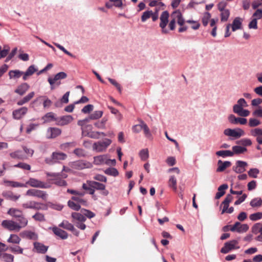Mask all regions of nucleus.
<instances>
[{
  "mask_svg": "<svg viewBox=\"0 0 262 262\" xmlns=\"http://www.w3.org/2000/svg\"><path fill=\"white\" fill-rule=\"evenodd\" d=\"M67 77V74L63 72L57 73L53 77H49L48 81L50 85V89L53 90L58 87L61 84L60 80Z\"/></svg>",
  "mask_w": 262,
  "mask_h": 262,
  "instance_id": "nucleus-1",
  "label": "nucleus"
},
{
  "mask_svg": "<svg viewBox=\"0 0 262 262\" xmlns=\"http://www.w3.org/2000/svg\"><path fill=\"white\" fill-rule=\"evenodd\" d=\"M71 216L73 219V222L78 228L82 230L85 229L86 225L84 224V222L86 220V218L81 212L80 213L73 212Z\"/></svg>",
  "mask_w": 262,
  "mask_h": 262,
  "instance_id": "nucleus-2",
  "label": "nucleus"
},
{
  "mask_svg": "<svg viewBox=\"0 0 262 262\" xmlns=\"http://www.w3.org/2000/svg\"><path fill=\"white\" fill-rule=\"evenodd\" d=\"M67 157V155L63 152H53L51 157L46 158L45 162L49 165H53L56 163L59 162L60 161L65 160Z\"/></svg>",
  "mask_w": 262,
  "mask_h": 262,
  "instance_id": "nucleus-3",
  "label": "nucleus"
},
{
  "mask_svg": "<svg viewBox=\"0 0 262 262\" xmlns=\"http://www.w3.org/2000/svg\"><path fill=\"white\" fill-rule=\"evenodd\" d=\"M48 176L52 177L54 178L51 179L52 181H53V183L56 185L59 186H65L67 185L66 181L60 178V176H62V178H66L67 177V174H61V173L58 172H53V173H47Z\"/></svg>",
  "mask_w": 262,
  "mask_h": 262,
  "instance_id": "nucleus-4",
  "label": "nucleus"
},
{
  "mask_svg": "<svg viewBox=\"0 0 262 262\" xmlns=\"http://www.w3.org/2000/svg\"><path fill=\"white\" fill-rule=\"evenodd\" d=\"M21 206L24 209H30L34 210H46L47 207L44 204L34 201H29L23 204Z\"/></svg>",
  "mask_w": 262,
  "mask_h": 262,
  "instance_id": "nucleus-5",
  "label": "nucleus"
},
{
  "mask_svg": "<svg viewBox=\"0 0 262 262\" xmlns=\"http://www.w3.org/2000/svg\"><path fill=\"white\" fill-rule=\"evenodd\" d=\"M169 17V13L167 11H163L160 17V23L159 26L162 29V33L163 34L168 33V30L166 28V27L168 23V18Z\"/></svg>",
  "mask_w": 262,
  "mask_h": 262,
  "instance_id": "nucleus-6",
  "label": "nucleus"
},
{
  "mask_svg": "<svg viewBox=\"0 0 262 262\" xmlns=\"http://www.w3.org/2000/svg\"><path fill=\"white\" fill-rule=\"evenodd\" d=\"M2 226L11 231L18 232L20 230L18 223L13 220H4L2 223Z\"/></svg>",
  "mask_w": 262,
  "mask_h": 262,
  "instance_id": "nucleus-7",
  "label": "nucleus"
},
{
  "mask_svg": "<svg viewBox=\"0 0 262 262\" xmlns=\"http://www.w3.org/2000/svg\"><path fill=\"white\" fill-rule=\"evenodd\" d=\"M224 134L227 136L233 137L234 139H238L244 135L245 132L239 128L235 129L227 128L224 130Z\"/></svg>",
  "mask_w": 262,
  "mask_h": 262,
  "instance_id": "nucleus-8",
  "label": "nucleus"
},
{
  "mask_svg": "<svg viewBox=\"0 0 262 262\" xmlns=\"http://www.w3.org/2000/svg\"><path fill=\"white\" fill-rule=\"evenodd\" d=\"M111 142L112 141L108 139H105L102 141L95 142L93 146V149L97 152L103 151L111 144Z\"/></svg>",
  "mask_w": 262,
  "mask_h": 262,
  "instance_id": "nucleus-9",
  "label": "nucleus"
},
{
  "mask_svg": "<svg viewBox=\"0 0 262 262\" xmlns=\"http://www.w3.org/2000/svg\"><path fill=\"white\" fill-rule=\"evenodd\" d=\"M25 184H26L27 186V185H29L32 187L39 188H48L50 187V185L47 183L35 178H30Z\"/></svg>",
  "mask_w": 262,
  "mask_h": 262,
  "instance_id": "nucleus-10",
  "label": "nucleus"
},
{
  "mask_svg": "<svg viewBox=\"0 0 262 262\" xmlns=\"http://www.w3.org/2000/svg\"><path fill=\"white\" fill-rule=\"evenodd\" d=\"M71 166L74 169L80 170L84 168H91L92 167V165L89 162L79 160L72 162L71 164Z\"/></svg>",
  "mask_w": 262,
  "mask_h": 262,
  "instance_id": "nucleus-11",
  "label": "nucleus"
},
{
  "mask_svg": "<svg viewBox=\"0 0 262 262\" xmlns=\"http://www.w3.org/2000/svg\"><path fill=\"white\" fill-rule=\"evenodd\" d=\"M249 229V226L246 224H242L240 222H236L230 228L232 232H237L239 233L246 232Z\"/></svg>",
  "mask_w": 262,
  "mask_h": 262,
  "instance_id": "nucleus-12",
  "label": "nucleus"
},
{
  "mask_svg": "<svg viewBox=\"0 0 262 262\" xmlns=\"http://www.w3.org/2000/svg\"><path fill=\"white\" fill-rule=\"evenodd\" d=\"M94 163L97 165H110L111 159H108L106 155H100L94 157Z\"/></svg>",
  "mask_w": 262,
  "mask_h": 262,
  "instance_id": "nucleus-13",
  "label": "nucleus"
},
{
  "mask_svg": "<svg viewBox=\"0 0 262 262\" xmlns=\"http://www.w3.org/2000/svg\"><path fill=\"white\" fill-rule=\"evenodd\" d=\"M26 195L35 196L38 198H41L43 200H46L47 198V194L45 191L35 189H30L28 190L26 192Z\"/></svg>",
  "mask_w": 262,
  "mask_h": 262,
  "instance_id": "nucleus-14",
  "label": "nucleus"
},
{
  "mask_svg": "<svg viewBox=\"0 0 262 262\" xmlns=\"http://www.w3.org/2000/svg\"><path fill=\"white\" fill-rule=\"evenodd\" d=\"M91 186L94 188V192L95 190L101 191V194L103 196H107L109 192L106 189V186L104 184L96 181H93Z\"/></svg>",
  "mask_w": 262,
  "mask_h": 262,
  "instance_id": "nucleus-15",
  "label": "nucleus"
},
{
  "mask_svg": "<svg viewBox=\"0 0 262 262\" xmlns=\"http://www.w3.org/2000/svg\"><path fill=\"white\" fill-rule=\"evenodd\" d=\"M248 163L246 162L238 160L236 162L235 165L232 168L233 170L237 173H242L246 171Z\"/></svg>",
  "mask_w": 262,
  "mask_h": 262,
  "instance_id": "nucleus-16",
  "label": "nucleus"
},
{
  "mask_svg": "<svg viewBox=\"0 0 262 262\" xmlns=\"http://www.w3.org/2000/svg\"><path fill=\"white\" fill-rule=\"evenodd\" d=\"M73 120V117L71 115H65L57 118L56 124L58 125L64 126L70 123Z\"/></svg>",
  "mask_w": 262,
  "mask_h": 262,
  "instance_id": "nucleus-17",
  "label": "nucleus"
},
{
  "mask_svg": "<svg viewBox=\"0 0 262 262\" xmlns=\"http://www.w3.org/2000/svg\"><path fill=\"white\" fill-rule=\"evenodd\" d=\"M228 119L229 122L234 125L240 124L241 125H245L247 123V120L245 118L236 117L234 115L231 114L228 117Z\"/></svg>",
  "mask_w": 262,
  "mask_h": 262,
  "instance_id": "nucleus-18",
  "label": "nucleus"
},
{
  "mask_svg": "<svg viewBox=\"0 0 262 262\" xmlns=\"http://www.w3.org/2000/svg\"><path fill=\"white\" fill-rule=\"evenodd\" d=\"M250 135L255 137L257 142L259 144H262V128H254L250 131Z\"/></svg>",
  "mask_w": 262,
  "mask_h": 262,
  "instance_id": "nucleus-19",
  "label": "nucleus"
},
{
  "mask_svg": "<svg viewBox=\"0 0 262 262\" xmlns=\"http://www.w3.org/2000/svg\"><path fill=\"white\" fill-rule=\"evenodd\" d=\"M28 108L26 107H22L18 109L15 110L12 112L13 118L16 120L21 119L28 112Z\"/></svg>",
  "mask_w": 262,
  "mask_h": 262,
  "instance_id": "nucleus-20",
  "label": "nucleus"
},
{
  "mask_svg": "<svg viewBox=\"0 0 262 262\" xmlns=\"http://www.w3.org/2000/svg\"><path fill=\"white\" fill-rule=\"evenodd\" d=\"M48 246H46L42 243L35 242L33 243V249L34 252L38 253L45 254L48 249Z\"/></svg>",
  "mask_w": 262,
  "mask_h": 262,
  "instance_id": "nucleus-21",
  "label": "nucleus"
},
{
  "mask_svg": "<svg viewBox=\"0 0 262 262\" xmlns=\"http://www.w3.org/2000/svg\"><path fill=\"white\" fill-rule=\"evenodd\" d=\"M61 130L57 127H49L47 131V138L48 139L55 138L60 135Z\"/></svg>",
  "mask_w": 262,
  "mask_h": 262,
  "instance_id": "nucleus-22",
  "label": "nucleus"
},
{
  "mask_svg": "<svg viewBox=\"0 0 262 262\" xmlns=\"http://www.w3.org/2000/svg\"><path fill=\"white\" fill-rule=\"evenodd\" d=\"M237 244L236 240H232L225 244L221 249V252L223 253H227L230 251L235 248V245Z\"/></svg>",
  "mask_w": 262,
  "mask_h": 262,
  "instance_id": "nucleus-23",
  "label": "nucleus"
},
{
  "mask_svg": "<svg viewBox=\"0 0 262 262\" xmlns=\"http://www.w3.org/2000/svg\"><path fill=\"white\" fill-rule=\"evenodd\" d=\"M243 21V18L239 17H235L233 20L232 24H231L232 31L235 32L237 30L242 29Z\"/></svg>",
  "mask_w": 262,
  "mask_h": 262,
  "instance_id": "nucleus-24",
  "label": "nucleus"
},
{
  "mask_svg": "<svg viewBox=\"0 0 262 262\" xmlns=\"http://www.w3.org/2000/svg\"><path fill=\"white\" fill-rule=\"evenodd\" d=\"M52 229L53 233L57 236L59 237L62 239H66L68 237V234L65 231L57 227H53L50 228Z\"/></svg>",
  "mask_w": 262,
  "mask_h": 262,
  "instance_id": "nucleus-25",
  "label": "nucleus"
},
{
  "mask_svg": "<svg viewBox=\"0 0 262 262\" xmlns=\"http://www.w3.org/2000/svg\"><path fill=\"white\" fill-rule=\"evenodd\" d=\"M20 236L23 238H26L29 239L36 240L38 238V235L34 232L30 230H25L20 233Z\"/></svg>",
  "mask_w": 262,
  "mask_h": 262,
  "instance_id": "nucleus-26",
  "label": "nucleus"
},
{
  "mask_svg": "<svg viewBox=\"0 0 262 262\" xmlns=\"http://www.w3.org/2000/svg\"><path fill=\"white\" fill-rule=\"evenodd\" d=\"M30 88L29 85L27 83H23L18 86L14 92L20 96L24 95Z\"/></svg>",
  "mask_w": 262,
  "mask_h": 262,
  "instance_id": "nucleus-27",
  "label": "nucleus"
},
{
  "mask_svg": "<svg viewBox=\"0 0 262 262\" xmlns=\"http://www.w3.org/2000/svg\"><path fill=\"white\" fill-rule=\"evenodd\" d=\"M40 100H43V106L44 108L49 107L52 103V101L50 99H49L47 96L44 95L38 96L36 99H35L33 101V103H35L36 102Z\"/></svg>",
  "mask_w": 262,
  "mask_h": 262,
  "instance_id": "nucleus-28",
  "label": "nucleus"
},
{
  "mask_svg": "<svg viewBox=\"0 0 262 262\" xmlns=\"http://www.w3.org/2000/svg\"><path fill=\"white\" fill-rule=\"evenodd\" d=\"M171 17H174L175 19H177V22L178 24L181 26H183L184 24L185 20L183 18L182 13L179 10H177L174 12H173L171 15Z\"/></svg>",
  "mask_w": 262,
  "mask_h": 262,
  "instance_id": "nucleus-29",
  "label": "nucleus"
},
{
  "mask_svg": "<svg viewBox=\"0 0 262 262\" xmlns=\"http://www.w3.org/2000/svg\"><path fill=\"white\" fill-rule=\"evenodd\" d=\"M4 184H5L7 186H11L14 188L16 187H27L26 184L24 183H21L18 182L9 181V180H4Z\"/></svg>",
  "mask_w": 262,
  "mask_h": 262,
  "instance_id": "nucleus-30",
  "label": "nucleus"
},
{
  "mask_svg": "<svg viewBox=\"0 0 262 262\" xmlns=\"http://www.w3.org/2000/svg\"><path fill=\"white\" fill-rule=\"evenodd\" d=\"M233 199V197L231 194H227L225 200L222 203L223 205V208L222 211L221 213L224 214L225 213V211L228 209L230 203L232 202Z\"/></svg>",
  "mask_w": 262,
  "mask_h": 262,
  "instance_id": "nucleus-31",
  "label": "nucleus"
},
{
  "mask_svg": "<svg viewBox=\"0 0 262 262\" xmlns=\"http://www.w3.org/2000/svg\"><path fill=\"white\" fill-rule=\"evenodd\" d=\"M2 195L7 199H9L11 201H16L20 196V195H15L14 193L10 191H4Z\"/></svg>",
  "mask_w": 262,
  "mask_h": 262,
  "instance_id": "nucleus-32",
  "label": "nucleus"
},
{
  "mask_svg": "<svg viewBox=\"0 0 262 262\" xmlns=\"http://www.w3.org/2000/svg\"><path fill=\"white\" fill-rule=\"evenodd\" d=\"M93 181L88 180L85 183H83L82 186L83 189L87 191V193L93 195L95 193L94 188L91 186Z\"/></svg>",
  "mask_w": 262,
  "mask_h": 262,
  "instance_id": "nucleus-33",
  "label": "nucleus"
},
{
  "mask_svg": "<svg viewBox=\"0 0 262 262\" xmlns=\"http://www.w3.org/2000/svg\"><path fill=\"white\" fill-rule=\"evenodd\" d=\"M218 167L216 169L217 172H222L227 167L231 165V163L230 161L222 162L219 160L217 162Z\"/></svg>",
  "mask_w": 262,
  "mask_h": 262,
  "instance_id": "nucleus-34",
  "label": "nucleus"
},
{
  "mask_svg": "<svg viewBox=\"0 0 262 262\" xmlns=\"http://www.w3.org/2000/svg\"><path fill=\"white\" fill-rule=\"evenodd\" d=\"M139 121L140 123L142 129L144 131L145 137L148 138H150L152 136L151 134L147 124L142 120H139Z\"/></svg>",
  "mask_w": 262,
  "mask_h": 262,
  "instance_id": "nucleus-35",
  "label": "nucleus"
},
{
  "mask_svg": "<svg viewBox=\"0 0 262 262\" xmlns=\"http://www.w3.org/2000/svg\"><path fill=\"white\" fill-rule=\"evenodd\" d=\"M7 213L16 219L21 217V216L23 215V212L20 210L13 208L9 209Z\"/></svg>",
  "mask_w": 262,
  "mask_h": 262,
  "instance_id": "nucleus-36",
  "label": "nucleus"
},
{
  "mask_svg": "<svg viewBox=\"0 0 262 262\" xmlns=\"http://www.w3.org/2000/svg\"><path fill=\"white\" fill-rule=\"evenodd\" d=\"M70 95V92H67L60 99V101L56 102L55 103L56 107H60L62 103L67 104L69 102V97Z\"/></svg>",
  "mask_w": 262,
  "mask_h": 262,
  "instance_id": "nucleus-37",
  "label": "nucleus"
},
{
  "mask_svg": "<svg viewBox=\"0 0 262 262\" xmlns=\"http://www.w3.org/2000/svg\"><path fill=\"white\" fill-rule=\"evenodd\" d=\"M228 187V186L227 184H224L218 188V192L216 193L215 199H219L221 196H222L225 193V190L227 189Z\"/></svg>",
  "mask_w": 262,
  "mask_h": 262,
  "instance_id": "nucleus-38",
  "label": "nucleus"
},
{
  "mask_svg": "<svg viewBox=\"0 0 262 262\" xmlns=\"http://www.w3.org/2000/svg\"><path fill=\"white\" fill-rule=\"evenodd\" d=\"M10 156L13 159L23 160L26 158V156L23 154V151L19 150L10 153Z\"/></svg>",
  "mask_w": 262,
  "mask_h": 262,
  "instance_id": "nucleus-39",
  "label": "nucleus"
},
{
  "mask_svg": "<svg viewBox=\"0 0 262 262\" xmlns=\"http://www.w3.org/2000/svg\"><path fill=\"white\" fill-rule=\"evenodd\" d=\"M24 74V72L18 70H11L9 72L10 79H17Z\"/></svg>",
  "mask_w": 262,
  "mask_h": 262,
  "instance_id": "nucleus-40",
  "label": "nucleus"
},
{
  "mask_svg": "<svg viewBox=\"0 0 262 262\" xmlns=\"http://www.w3.org/2000/svg\"><path fill=\"white\" fill-rule=\"evenodd\" d=\"M232 148V152H233V156L234 154H241L244 153L247 150L245 147L239 145L233 146Z\"/></svg>",
  "mask_w": 262,
  "mask_h": 262,
  "instance_id": "nucleus-41",
  "label": "nucleus"
},
{
  "mask_svg": "<svg viewBox=\"0 0 262 262\" xmlns=\"http://www.w3.org/2000/svg\"><path fill=\"white\" fill-rule=\"evenodd\" d=\"M85 124L86 123H84L83 120H80L77 122V124L81 127L82 135L86 133L87 129H91L92 127L91 125H85Z\"/></svg>",
  "mask_w": 262,
  "mask_h": 262,
  "instance_id": "nucleus-42",
  "label": "nucleus"
},
{
  "mask_svg": "<svg viewBox=\"0 0 262 262\" xmlns=\"http://www.w3.org/2000/svg\"><path fill=\"white\" fill-rule=\"evenodd\" d=\"M7 249L15 254H23L24 249L17 245L10 246L7 248Z\"/></svg>",
  "mask_w": 262,
  "mask_h": 262,
  "instance_id": "nucleus-43",
  "label": "nucleus"
},
{
  "mask_svg": "<svg viewBox=\"0 0 262 262\" xmlns=\"http://www.w3.org/2000/svg\"><path fill=\"white\" fill-rule=\"evenodd\" d=\"M262 205V200L260 198H255L250 202V205L253 208H258Z\"/></svg>",
  "mask_w": 262,
  "mask_h": 262,
  "instance_id": "nucleus-44",
  "label": "nucleus"
},
{
  "mask_svg": "<svg viewBox=\"0 0 262 262\" xmlns=\"http://www.w3.org/2000/svg\"><path fill=\"white\" fill-rule=\"evenodd\" d=\"M68 206L75 211H78L81 208V206L72 199L68 202Z\"/></svg>",
  "mask_w": 262,
  "mask_h": 262,
  "instance_id": "nucleus-45",
  "label": "nucleus"
},
{
  "mask_svg": "<svg viewBox=\"0 0 262 262\" xmlns=\"http://www.w3.org/2000/svg\"><path fill=\"white\" fill-rule=\"evenodd\" d=\"M17 220L18 221L17 223H18V225L20 226V229L25 227L28 225V221L24 215H22L21 217H18Z\"/></svg>",
  "mask_w": 262,
  "mask_h": 262,
  "instance_id": "nucleus-46",
  "label": "nucleus"
},
{
  "mask_svg": "<svg viewBox=\"0 0 262 262\" xmlns=\"http://www.w3.org/2000/svg\"><path fill=\"white\" fill-rule=\"evenodd\" d=\"M71 199L76 202L77 204H79L80 206L81 205L84 206H88L87 201L81 197L78 196H72Z\"/></svg>",
  "mask_w": 262,
  "mask_h": 262,
  "instance_id": "nucleus-47",
  "label": "nucleus"
},
{
  "mask_svg": "<svg viewBox=\"0 0 262 262\" xmlns=\"http://www.w3.org/2000/svg\"><path fill=\"white\" fill-rule=\"evenodd\" d=\"M21 241L20 238L16 234H11L7 242L10 243L18 244Z\"/></svg>",
  "mask_w": 262,
  "mask_h": 262,
  "instance_id": "nucleus-48",
  "label": "nucleus"
},
{
  "mask_svg": "<svg viewBox=\"0 0 262 262\" xmlns=\"http://www.w3.org/2000/svg\"><path fill=\"white\" fill-rule=\"evenodd\" d=\"M237 144L242 145L243 147L250 146L252 144V141L250 139L243 138L236 142Z\"/></svg>",
  "mask_w": 262,
  "mask_h": 262,
  "instance_id": "nucleus-49",
  "label": "nucleus"
},
{
  "mask_svg": "<svg viewBox=\"0 0 262 262\" xmlns=\"http://www.w3.org/2000/svg\"><path fill=\"white\" fill-rule=\"evenodd\" d=\"M216 155L219 157L225 158L233 156V152H232V151L229 150H219L216 152Z\"/></svg>",
  "mask_w": 262,
  "mask_h": 262,
  "instance_id": "nucleus-50",
  "label": "nucleus"
},
{
  "mask_svg": "<svg viewBox=\"0 0 262 262\" xmlns=\"http://www.w3.org/2000/svg\"><path fill=\"white\" fill-rule=\"evenodd\" d=\"M104 173L106 174L113 176V177H117L119 174V172H118L117 169L114 167H110V168L106 169L104 170Z\"/></svg>",
  "mask_w": 262,
  "mask_h": 262,
  "instance_id": "nucleus-51",
  "label": "nucleus"
},
{
  "mask_svg": "<svg viewBox=\"0 0 262 262\" xmlns=\"http://www.w3.org/2000/svg\"><path fill=\"white\" fill-rule=\"evenodd\" d=\"M73 226L74 225L72 224L69 223L66 220L63 221L59 225V227H62L69 231H71V229H73Z\"/></svg>",
  "mask_w": 262,
  "mask_h": 262,
  "instance_id": "nucleus-52",
  "label": "nucleus"
},
{
  "mask_svg": "<svg viewBox=\"0 0 262 262\" xmlns=\"http://www.w3.org/2000/svg\"><path fill=\"white\" fill-rule=\"evenodd\" d=\"M169 186L172 188L174 191L177 190V179L174 176H170L169 178Z\"/></svg>",
  "mask_w": 262,
  "mask_h": 262,
  "instance_id": "nucleus-53",
  "label": "nucleus"
},
{
  "mask_svg": "<svg viewBox=\"0 0 262 262\" xmlns=\"http://www.w3.org/2000/svg\"><path fill=\"white\" fill-rule=\"evenodd\" d=\"M103 115L102 111H96L90 115V118L92 120H97L100 118Z\"/></svg>",
  "mask_w": 262,
  "mask_h": 262,
  "instance_id": "nucleus-54",
  "label": "nucleus"
},
{
  "mask_svg": "<svg viewBox=\"0 0 262 262\" xmlns=\"http://www.w3.org/2000/svg\"><path fill=\"white\" fill-rule=\"evenodd\" d=\"M43 119H45V122H49L51 120H55L57 119V118H55V114L53 112H49L47 113L42 118Z\"/></svg>",
  "mask_w": 262,
  "mask_h": 262,
  "instance_id": "nucleus-55",
  "label": "nucleus"
},
{
  "mask_svg": "<svg viewBox=\"0 0 262 262\" xmlns=\"http://www.w3.org/2000/svg\"><path fill=\"white\" fill-rule=\"evenodd\" d=\"M249 219L252 221H256L262 219V212H257L250 215Z\"/></svg>",
  "mask_w": 262,
  "mask_h": 262,
  "instance_id": "nucleus-56",
  "label": "nucleus"
},
{
  "mask_svg": "<svg viewBox=\"0 0 262 262\" xmlns=\"http://www.w3.org/2000/svg\"><path fill=\"white\" fill-rule=\"evenodd\" d=\"M1 257L6 262H13L14 260V256L11 254L5 253L1 255Z\"/></svg>",
  "mask_w": 262,
  "mask_h": 262,
  "instance_id": "nucleus-57",
  "label": "nucleus"
},
{
  "mask_svg": "<svg viewBox=\"0 0 262 262\" xmlns=\"http://www.w3.org/2000/svg\"><path fill=\"white\" fill-rule=\"evenodd\" d=\"M261 122L256 118H250L249 120L248 125L251 127H254L259 125Z\"/></svg>",
  "mask_w": 262,
  "mask_h": 262,
  "instance_id": "nucleus-58",
  "label": "nucleus"
},
{
  "mask_svg": "<svg viewBox=\"0 0 262 262\" xmlns=\"http://www.w3.org/2000/svg\"><path fill=\"white\" fill-rule=\"evenodd\" d=\"M32 218L34 220L39 222H43L46 220L44 215L39 212H37L35 214H34L32 216Z\"/></svg>",
  "mask_w": 262,
  "mask_h": 262,
  "instance_id": "nucleus-59",
  "label": "nucleus"
},
{
  "mask_svg": "<svg viewBox=\"0 0 262 262\" xmlns=\"http://www.w3.org/2000/svg\"><path fill=\"white\" fill-rule=\"evenodd\" d=\"M9 51V48L5 46L4 48L3 49L2 46H0V59L7 56Z\"/></svg>",
  "mask_w": 262,
  "mask_h": 262,
  "instance_id": "nucleus-60",
  "label": "nucleus"
},
{
  "mask_svg": "<svg viewBox=\"0 0 262 262\" xmlns=\"http://www.w3.org/2000/svg\"><path fill=\"white\" fill-rule=\"evenodd\" d=\"M81 212L86 218L88 217L89 219H91L95 216V214L94 212L86 209H82L81 210Z\"/></svg>",
  "mask_w": 262,
  "mask_h": 262,
  "instance_id": "nucleus-61",
  "label": "nucleus"
},
{
  "mask_svg": "<svg viewBox=\"0 0 262 262\" xmlns=\"http://www.w3.org/2000/svg\"><path fill=\"white\" fill-rule=\"evenodd\" d=\"M221 14V21H226L228 20L229 15H230V11L228 9H226L225 10L222 11Z\"/></svg>",
  "mask_w": 262,
  "mask_h": 262,
  "instance_id": "nucleus-62",
  "label": "nucleus"
},
{
  "mask_svg": "<svg viewBox=\"0 0 262 262\" xmlns=\"http://www.w3.org/2000/svg\"><path fill=\"white\" fill-rule=\"evenodd\" d=\"M152 14V11L151 10H147L144 12L141 16V21L145 22L147 19L151 17Z\"/></svg>",
  "mask_w": 262,
  "mask_h": 262,
  "instance_id": "nucleus-63",
  "label": "nucleus"
},
{
  "mask_svg": "<svg viewBox=\"0 0 262 262\" xmlns=\"http://www.w3.org/2000/svg\"><path fill=\"white\" fill-rule=\"evenodd\" d=\"M259 173V170L256 168H251L248 172L249 176L253 178H256Z\"/></svg>",
  "mask_w": 262,
  "mask_h": 262,
  "instance_id": "nucleus-64",
  "label": "nucleus"
}]
</instances>
